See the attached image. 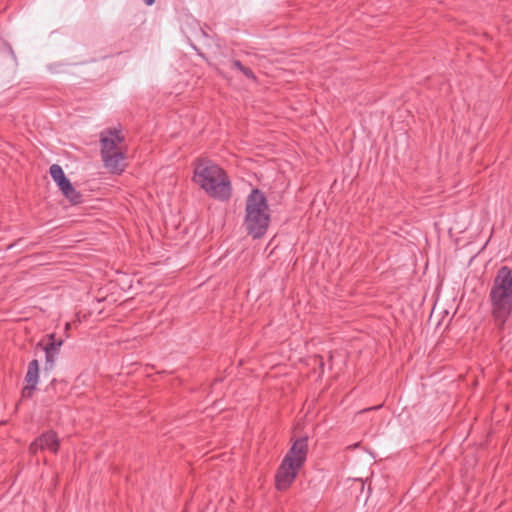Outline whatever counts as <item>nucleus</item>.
<instances>
[{
	"label": "nucleus",
	"mask_w": 512,
	"mask_h": 512,
	"mask_svg": "<svg viewBox=\"0 0 512 512\" xmlns=\"http://www.w3.org/2000/svg\"><path fill=\"white\" fill-rule=\"evenodd\" d=\"M491 312L498 329H503L512 313V272L507 266L497 271L489 293Z\"/></svg>",
	"instance_id": "nucleus-1"
},
{
	"label": "nucleus",
	"mask_w": 512,
	"mask_h": 512,
	"mask_svg": "<svg viewBox=\"0 0 512 512\" xmlns=\"http://www.w3.org/2000/svg\"><path fill=\"white\" fill-rule=\"evenodd\" d=\"M193 180L210 197L226 201L232 195V187L226 172L216 164L199 162L194 169Z\"/></svg>",
	"instance_id": "nucleus-2"
},
{
	"label": "nucleus",
	"mask_w": 512,
	"mask_h": 512,
	"mask_svg": "<svg viewBox=\"0 0 512 512\" xmlns=\"http://www.w3.org/2000/svg\"><path fill=\"white\" fill-rule=\"evenodd\" d=\"M244 226L254 239L262 238L270 222L266 196L259 189H253L246 199Z\"/></svg>",
	"instance_id": "nucleus-3"
},
{
	"label": "nucleus",
	"mask_w": 512,
	"mask_h": 512,
	"mask_svg": "<svg viewBox=\"0 0 512 512\" xmlns=\"http://www.w3.org/2000/svg\"><path fill=\"white\" fill-rule=\"evenodd\" d=\"M308 454V437L296 439L278 468L275 481L278 490L287 489L304 465Z\"/></svg>",
	"instance_id": "nucleus-4"
},
{
	"label": "nucleus",
	"mask_w": 512,
	"mask_h": 512,
	"mask_svg": "<svg viewBox=\"0 0 512 512\" xmlns=\"http://www.w3.org/2000/svg\"><path fill=\"white\" fill-rule=\"evenodd\" d=\"M123 140L121 131L116 128L102 131L100 135L102 160H123L124 156L120 147Z\"/></svg>",
	"instance_id": "nucleus-5"
},
{
	"label": "nucleus",
	"mask_w": 512,
	"mask_h": 512,
	"mask_svg": "<svg viewBox=\"0 0 512 512\" xmlns=\"http://www.w3.org/2000/svg\"><path fill=\"white\" fill-rule=\"evenodd\" d=\"M46 337L48 342L44 344V341H41L37 344V347H42L45 352V369L48 370L54 367L55 360L60 353L63 340L55 339V334H49Z\"/></svg>",
	"instance_id": "nucleus-6"
},
{
	"label": "nucleus",
	"mask_w": 512,
	"mask_h": 512,
	"mask_svg": "<svg viewBox=\"0 0 512 512\" xmlns=\"http://www.w3.org/2000/svg\"><path fill=\"white\" fill-rule=\"evenodd\" d=\"M40 449L41 450H49L50 452L56 454L60 447V441L57 436V433L53 430H48L42 433L39 437Z\"/></svg>",
	"instance_id": "nucleus-7"
},
{
	"label": "nucleus",
	"mask_w": 512,
	"mask_h": 512,
	"mask_svg": "<svg viewBox=\"0 0 512 512\" xmlns=\"http://www.w3.org/2000/svg\"><path fill=\"white\" fill-rule=\"evenodd\" d=\"M49 173L61 192L69 189L72 185L70 180L66 177L63 169L58 164H52L49 169Z\"/></svg>",
	"instance_id": "nucleus-8"
},
{
	"label": "nucleus",
	"mask_w": 512,
	"mask_h": 512,
	"mask_svg": "<svg viewBox=\"0 0 512 512\" xmlns=\"http://www.w3.org/2000/svg\"><path fill=\"white\" fill-rule=\"evenodd\" d=\"M38 380H39V362L37 359H34L28 364L27 372L25 375V382L37 385Z\"/></svg>",
	"instance_id": "nucleus-9"
},
{
	"label": "nucleus",
	"mask_w": 512,
	"mask_h": 512,
	"mask_svg": "<svg viewBox=\"0 0 512 512\" xmlns=\"http://www.w3.org/2000/svg\"><path fill=\"white\" fill-rule=\"evenodd\" d=\"M63 196L72 204L78 205L83 202V195L81 192L77 191L73 185L62 192Z\"/></svg>",
	"instance_id": "nucleus-10"
},
{
	"label": "nucleus",
	"mask_w": 512,
	"mask_h": 512,
	"mask_svg": "<svg viewBox=\"0 0 512 512\" xmlns=\"http://www.w3.org/2000/svg\"><path fill=\"white\" fill-rule=\"evenodd\" d=\"M106 168H108L111 172L123 171L126 166V162H104Z\"/></svg>",
	"instance_id": "nucleus-11"
},
{
	"label": "nucleus",
	"mask_w": 512,
	"mask_h": 512,
	"mask_svg": "<svg viewBox=\"0 0 512 512\" xmlns=\"http://www.w3.org/2000/svg\"><path fill=\"white\" fill-rule=\"evenodd\" d=\"M35 384L26 383V385L22 388L21 396L22 398H31L36 389Z\"/></svg>",
	"instance_id": "nucleus-12"
},
{
	"label": "nucleus",
	"mask_w": 512,
	"mask_h": 512,
	"mask_svg": "<svg viewBox=\"0 0 512 512\" xmlns=\"http://www.w3.org/2000/svg\"><path fill=\"white\" fill-rule=\"evenodd\" d=\"M40 449V443L38 437L30 444L29 451L31 454H36Z\"/></svg>",
	"instance_id": "nucleus-13"
},
{
	"label": "nucleus",
	"mask_w": 512,
	"mask_h": 512,
	"mask_svg": "<svg viewBox=\"0 0 512 512\" xmlns=\"http://www.w3.org/2000/svg\"><path fill=\"white\" fill-rule=\"evenodd\" d=\"M241 72H242V73H243L247 78H249V79H251V80L256 81V76H255V74L253 73V71H252L250 68H248V67H244V68L241 70Z\"/></svg>",
	"instance_id": "nucleus-14"
},
{
	"label": "nucleus",
	"mask_w": 512,
	"mask_h": 512,
	"mask_svg": "<svg viewBox=\"0 0 512 512\" xmlns=\"http://www.w3.org/2000/svg\"><path fill=\"white\" fill-rule=\"evenodd\" d=\"M231 67L233 69H237L241 72V70L245 67L244 65H242V63L239 61V60H234L231 64Z\"/></svg>",
	"instance_id": "nucleus-15"
},
{
	"label": "nucleus",
	"mask_w": 512,
	"mask_h": 512,
	"mask_svg": "<svg viewBox=\"0 0 512 512\" xmlns=\"http://www.w3.org/2000/svg\"><path fill=\"white\" fill-rule=\"evenodd\" d=\"M144 3L148 6H151L152 4H154L155 0H143Z\"/></svg>",
	"instance_id": "nucleus-16"
},
{
	"label": "nucleus",
	"mask_w": 512,
	"mask_h": 512,
	"mask_svg": "<svg viewBox=\"0 0 512 512\" xmlns=\"http://www.w3.org/2000/svg\"><path fill=\"white\" fill-rule=\"evenodd\" d=\"M379 407L380 406H375V407L369 408L368 410L378 409Z\"/></svg>",
	"instance_id": "nucleus-17"
}]
</instances>
